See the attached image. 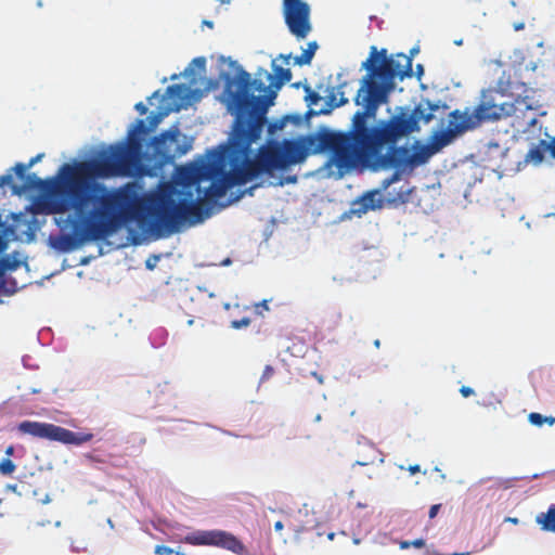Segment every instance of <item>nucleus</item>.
Masks as SVG:
<instances>
[{
  "mask_svg": "<svg viewBox=\"0 0 555 555\" xmlns=\"http://www.w3.org/2000/svg\"><path fill=\"white\" fill-rule=\"evenodd\" d=\"M43 157V154H38L36 155L35 157H33L28 164H23V163H17L14 167H13V171L16 173V176L18 178H24L25 176V172L27 171V169H29L30 167H33L37 162H39L41 158Z\"/></svg>",
  "mask_w": 555,
  "mask_h": 555,
  "instance_id": "412c9836",
  "label": "nucleus"
},
{
  "mask_svg": "<svg viewBox=\"0 0 555 555\" xmlns=\"http://www.w3.org/2000/svg\"><path fill=\"white\" fill-rule=\"evenodd\" d=\"M537 521L542 526V529L555 532V506L550 507L546 513L539 514Z\"/></svg>",
  "mask_w": 555,
  "mask_h": 555,
  "instance_id": "dca6fc26",
  "label": "nucleus"
},
{
  "mask_svg": "<svg viewBox=\"0 0 555 555\" xmlns=\"http://www.w3.org/2000/svg\"><path fill=\"white\" fill-rule=\"evenodd\" d=\"M551 216H555V212H551V214L545 215V217H551Z\"/></svg>",
  "mask_w": 555,
  "mask_h": 555,
  "instance_id": "5fc2aeb1",
  "label": "nucleus"
},
{
  "mask_svg": "<svg viewBox=\"0 0 555 555\" xmlns=\"http://www.w3.org/2000/svg\"><path fill=\"white\" fill-rule=\"evenodd\" d=\"M545 423H547L550 426L554 425L555 424V417H552V416L547 417L546 416Z\"/></svg>",
  "mask_w": 555,
  "mask_h": 555,
  "instance_id": "79ce46f5",
  "label": "nucleus"
},
{
  "mask_svg": "<svg viewBox=\"0 0 555 555\" xmlns=\"http://www.w3.org/2000/svg\"><path fill=\"white\" fill-rule=\"evenodd\" d=\"M508 521L513 522V524H517L518 522V519L517 518H511L508 517L507 518Z\"/></svg>",
  "mask_w": 555,
  "mask_h": 555,
  "instance_id": "de8ad7c7",
  "label": "nucleus"
},
{
  "mask_svg": "<svg viewBox=\"0 0 555 555\" xmlns=\"http://www.w3.org/2000/svg\"><path fill=\"white\" fill-rule=\"evenodd\" d=\"M334 537H335V533H334V532H330V533L327 534V539H328V540H333V539H334Z\"/></svg>",
  "mask_w": 555,
  "mask_h": 555,
  "instance_id": "09e8293b",
  "label": "nucleus"
},
{
  "mask_svg": "<svg viewBox=\"0 0 555 555\" xmlns=\"http://www.w3.org/2000/svg\"><path fill=\"white\" fill-rule=\"evenodd\" d=\"M17 429L25 435L51 441H59L65 444L80 446L93 439V434L91 433H75L54 424L33 421H24L20 423Z\"/></svg>",
  "mask_w": 555,
  "mask_h": 555,
  "instance_id": "423d86ee",
  "label": "nucleus"
},
{
  "mask_svg": "<svg viewBox=\"0 0 555 555\" xmlns=\"http://www.w3.org/2000/svg\"><path fill=\"white\" fill-rule=\"evenodd\" d=\"M400 179V173L398 171L393 172L389 178L383 180L382 189L387 190L392 183L397 182Z\"/></svg>",
  "mask_w": 555,
  "mask_h": 555,
  "instance_id": "c756f323",
  "label": "nucleus"
},
{
  "mask_svg": "<svg viewBox=\"0 0 555 555\" xmlns=\"http://www.w3.org/2000/svg\"><path fill=\"white\" fill-rule=\"evenodd\" d=\"M545 152H546L545 146L542 145V140H541L538 145L532 146L528 151V153L526 155V160L532 162L534 164H540L544 159Z\"/></svg>",
  "mask_w": 555,
  "mask_h": 555,
  "instance_id": "6ab92c4d",
  "label": "nucleus"
},
{
  "mask_svg": "<svg viewBox=\"0 0 555 555\" xmlns=\"http://www.w3.org/2000/svg\"><path fill=\"white\" fill-rule=\"evenodd\" d=\"M10 489H11V490H15V489H16V486H10Z\"/></svg>",
  "mask_w": 555,
  "mask_h": 555,
  "instance_id": "4d7b16f0",
  "label": "nucleus"
},
{
  "mask_svg": "<svg viewBox=\"0 0 555 555\" xmlns=\"http://www.w3.org/2000/svg\"><path fill=\"white\" fill-rule=\"evenodd\" d=\"M191 66H196L198 68L199 72L202 73H205V68H206V59L204 56H199V57H195L189 68H186V73L191 69Z\"/></svg>",
  "mask_w": 555,
  "mask_h": 555,
  "instance_id": "a878e982",
  "label": "nucleus"
},
{
  "mask_svg": "<svg viewBox=\"0 0 555 555\" xmlns=\"http://www.w3.org/2000/svg\"><path fill=\"white\" fill-rule=\"evenodd\" d=\"M534 90L525 82L503 74L495 88L483 89L480 92L478 103L469 111H460L462 119L469 130L476 129L485 122L498 121L516 115L534 111L539 103L534 100Z\"/></svg>",
  "mask_w": 555,
  "mask_h": 555,
  "instance_id": "7ed1b4c3",
  "label": "nucleus"
},
{
  "mask_svg": "<svg viewBox=\"0 0 555 555\" xmlns=\"http://www.w3.org/2000/svg\"><path fill=\"white\" fill-rule=\"evenodd\" d=\"M203 24L206 25L209 28L214 27V22H211V21H204Z\"/></svg>",
  "mask_w": 555,
  "mask_h": 555,
  "instance_id": "37998d69",
  "label": "nucleus"
},
{
  "mask_svg": "<svg viewBox=\"0 0 555 555\" xmlns=\"http://www.w3.org/2000/svg\"><path fill=\"white\" fill-rule=\"evenodd\" d=\"M135 111L140 114V115H145L146 112H147V107L145 106V104L143 102H139L135 104L134 106Z\"/></svg>",
  "mask_w": 555,
  "mask_h": 555,
  "instance_id": "f704fd0d",
  "label": "nucleus"
},
{
  "mask_svg": "<svg viewBox=\"0 0 555 555\" xmlns=\"http://www.w3.org/2000/svg\"><path fill=\"white\" fill-rule=\"evenodd\" d=\"M379 190H372L365 192L362 196L354 199L350 205V214L361 217L370 210H375L383 207V201L377 197Z\"/></svg>",
  "mask_w": 555,
  "mask_h": 555,
  "instance_id": "9d476101",
  "label": "nucleus"
},
{
  "mask_svg": "<svg viewBox=\"0 0 555 555\" xmlns=\"http://www.w3.org/2000/svg\"><path fill=\"white\" fill-rule=\"evenodd\" d=\"M451 555H470V553L469 552H463V553L455 552V553H452Z\"/></svg>",
  "mask_w": 555,
  "mask_h": 555,
  "instance_id": "a18cd8bd",
  "label": "nucleus"
},
{
  "mask_svg": "<svg viewBox=\"0 0 555 555\" xmlns=\"http://www.w3.org/2000/svg\"><path fill=\"white\" fill-rule=\"evenodd\" d=\"M374 346H375L376 348H379V347H380V340H379V339H375V340H374Z\"/></svg>",
  "mask_w": 555,
  "mask_h": 555,
  "instance_id": "49530a36",
  "label": "nucleus"
},
{
  "mask_svg": "<svg viewBox=\"0 0 555 555\" xmlns=\"http://www.w3.org/2000/svg\"><path fill=\"white\" fill-rule=\"evenodd\" d=\"M257 186H258V184L253 185V186H250V188L246 189L243 193H241L238 196H236V197H235V199L241 198L244 194L253 195L254 190H255Z\"/></svg>",
  "mask_w": 555,
  "mask_h": 555,
  "instance_id": "4c0bfd02",
  "label": "nucleus"
},
{
  "mask_svg": "<svg viewBox=\"0 0 555 555\" xmlns=\"http://www.w3.org/2000/svg\"><path fill=\"white\" fill-rule=\"evenodd\" d=\"M8 244L9 242L4 234L0 233V254L8 248ZM16 267V262L12 261L10 257L0 258V278H2L8 270H14Z\"/></svg>",
  "mask_w": 555,
  "mask_h": 555,
  "instance_id": "4468645a",
  "label": "nucleus"
},
{
  "mask_svg": "<svg viewBox=\"0 0 555 555\" xmlns=\"http://www.w3.org/2000/svg\"><path fill=\"white\" fill-rule=\"evenodd\" d=\"M346 83L338 86L337 90L332 89L327 95L328 104L331 107H339L348 103V99L345 96V92L341 91V88L345 87Z\"/></svg>",
  "mask_w": 555,
  "mask_h": 555,
  "instance_id": "f3484780",
  "label": "nucleus"
},
{
  "mask_svg": "<svg viewBox=\"0 0 555 555\" xmlns=\"http://www.w3.org/2000/svg\"><path fill=\"white\" fill-rule=\"evenodd\" d=\"M418 50L417 49H413L411 50V53H416Z\"/></svg>",
  "mask_w": 555,
  "mask_h": 555,
  "instance_id": "6e6d98bb",
  "label": "nucleus"
},
{
  "mask_svg": "<svg viewBox=\"0 0 555 555\" xmlns=\"http://www.w3.org/2000/svg\"><path fill=\"white\" fill-rule=\"evenodd\" d=\"M79 164L80 163L74 166L64 164L60 169V173L62 176L61 180H57L56 178L40 179L35 173H25L24 178H21L23 180V184L21 186L12 185V190L15 194H22L27 191H38L49 195L47 207L48 211L51 214H63L73 208L77 217H68V221L72 224V234L67 240L73 241L74 246L88 241H96L91 237L83 238L80 236L79 232L81 225L87 223V219L93 209L92 204H87L83 206L81 211L78 210L76 207V199L72 194V184L69 182L70 170L66 167L76 168Z\"/></svg>",
  "mask_w": 555,
  "mask_h": 555,
  "instance_id": "39448f33",
  "label": "nucleus"
},
{
  "mask_svg": "<svg viewBox=\"0 0 555 555\" xmlns=\"http://www.w3.org/2000/svg\"><path fill=\"white\" fill-rule=\"evenodd\" d=\"M283 14L289 31L305 39L311 31L310 7L302 0H283Z\"/></svg>",
  "mask_w": 555,
  "mask_h": 555,
  "instance_id": "6e6552de",
  "label": "nucleus"
},
{
  "mask_svg": "<svg viewBox=\"0 0 555 555\" xmlns=\"http://www.w3.org/2000/svg\"><path fill=\"white\" fill-rule=\"evenodd\" d=\"M417 70H420V73H423V67H422V65H418V66H417Z\"/></svg>",
  "mask_w": 555,
  "mask_h": 555,
  "instance_id": "603ef678",
  "label": "nucleus"
},
{
  "mask_svg": "<svg viewBox=\"0 0 555 555\" xmlns=\"http://www.w3.org/2000/svg\"><path fill=\"white\" fill-rule=\"evenodd\" d=\"M318 49V44L315 41L309 42L307 49L302 51V53L295 59V63L297 65H308L311 63L314 53Z\"/></svg>",
  "mask_w": 555,
  "mask_h": 555,
  "instance_id": "a211bd4d",
  "label": "nucleus"
},
{
  "mask_svg": "<svg viewBox=\"0 0 555 555\" xmlns=\"http://www.w3.org/2000/svg\"><path fill=\"white\" fill-rule=\"evenodd\" d=\"M468 127L462 119L459 109L450 113L447 129L434 132L429 140V146L436 153L449 145L457 135L468 131Z\"/></svg>",
  "mask_w": 555,
  "mask_h": 555,
  "instance_id": "1a4fd4ad",
  "label": "nucleus"
},
{
  "mask_svg": "<svg viewBox=\"0 0 555 555\" xmlns=\"http://www.w3.org/2000/svg\"><path fill=\"white\" fill-rule=\"evenodd\" d=\"M414 151H411V165L412 167L425 164L435 152L431 150L429 144L422 145L420 142H415L413 145Z\"/></svg>",
  "mask_w": 555,
  "mask_h": 555,
  "instance_id": "f8f14e48",
  "label": "nucleus"
},
{
  "mask_svg": "<svg viewBox=\"0 0 555 555\" xmlns=\"http://www.w3.org/2000/svg\"><path fill=\"white\" fill-rule=\"evenodd\" d=\"M16 470V465L11 459H2L0 461V474L3 476H12Z\"/></svg>",
  "mask_w": 555,
  "mask_h": 555,
  "instance_id": "4be33fe9",
  "label": "nucleus"
},
{
  "mask_svg": "<svg viewBox=\"0 0 555 555\" xmlns=\"http://www.w3.org/2000/svg\"><path fill=\"white\" fill-rule=\"evenodd\" d=\"M227 91L235 108L229 144L211 151L208 160L179 167L176 180L159 183L155 191L140 194L132 182L109 189L93 179L151 175L152 168L185 154L190 146L171 149L180 135L177 127L154 137L142 152L138 133L146 129L144 120L138 119L126 142L111 144L96 159L81 162L76 168L66 167L78 210L93 205L87 223L79 229L80 236L104 240L133 221L173 232L185 222L195 224L209 217L212 205L229 189L300 163L302 153L294 140L270 141L250 157L251 144L260 139L267 109L276 95L274 91L255 95L254 91H266V86L244 69L227 82Z\"/></svg>",
  "mask_w": 555,
  "mask_h": 555,
  "instance_id": "f257e3e1",
  "label": "nucleus"
},
{
  "mask_svg": "<svg viewBox=\"0 0 555 555\" xmlns=\"http://www.w3.org/2000/svg\"><path fill=\"white\" fill-rule=\"evenodd\" d=\"M306 101L308 102V105H315L321 100V96L318 92H314L310 89V87H306Z\"/></svg>",
  "mask_w": 555,
  "mask_h": 555,
  "instance_id": "b1692460",
  "label": "nucleus"
},
{
  "mask_svg": "<svg viewBox=\"0 0 555 555\" xmlns=\"http://www.w3.org/2000/svg\"><path fill=\"white\" fill-rule=\"evenodd\" d=\"M321 420H322V415H321V414H317V415L314 416V422H317V423H318V422H321Z\"/></svg>",
  "mask_w": 555,
  "mask_h": 555,
  "instance_id": "c03bdc74",
  "label": "nucleus"
},
{
  "mask_svg": "<svg viewBox=\"0 0 555 555\" xmlns=\"http://www.w3.org/2000/svg\"><path fill=\"white\" fill-rule=\"evenodd\" d=\"M283 527H284L283 522L280 520L274 524L275 531H281L283 529Z\"/></svg>",
  "mask_w": 555,
  "mask_h": 555,
  "instance_id": "a19ab883",
  "label": "nucleus"
},
{
  "mask_svg": "<svg viewBox=\"0 0 555 555\" xmlns=\"http://www.w3.org/2000/svg\"><path fill=\"white\" fill-rule=\"evenodd\" d=\"M460 392L463 397L467 398L472 395H474V390L473 388L470 387H467V386H462L461 389H460Z\"/></svg>",
  "mask_w": 555,
  "mask_h": 555,
  "instance_id": "c9c22d12",
  "label": "nucleus"
},
{
  "mask_svg": "<svg viewBox=\"0 0 555 555\" xmlns=\"http://www.w3.org/2000/svg\"><path fill=\"white\" fill-rule=\"evenodd\" d=\"M542 145L545 146V151H548L552 157L555 158V139L548 143L545 140H542Z\"/></svg>",
  "mask_w": 555,
  "mask_h": 555,
  "instance_id": "473e14b6",
  "label": "nucleus"
},
{
  "mask_svg": "<svg viewBox=\"0 0 555 555\" xmlns=\"http://www.w3.org/2000/svg\"><path fill=\"white\" fill-rule=\"evenodd\" d=\"M440 107L439 102L423 99L411 114L402 109L377 122H374L377 112H356L347 131H331L322 127L295 141L302 153L300 163L310 154L327 151L333 154L339 168L361 166L373 171L412 168L411 150L405 145L397 146V143L418 131L420 121L430 122Z\"/></svg>",
  "mask_w": 555,
  "mask_h": 555,
  "instance_id": "f03ea898",
  "label": "nucleus"
},
{
  "mask_svg": "<svg viewBox=\"0 0 555 555\" xmlns=\"http://www.w3.org/2000/svg\"><path fill=\"white\" fill-rule=\"evenodd\" d=\"M166 93L170 99L179 100L173 107L175 111H179L183 106V102L189 99L190 90L184 83H176L169 86Z\"/></svg>",
  "mask_w": 555,
  "mask_h": 555,
  "instance_id": "ddd939ff",
  "label": "nucleus"
},
{
  "mask_svg": "<svg viewBox=\"0 0 555 555\" xmlns=\"http://www.w3.org/2000/svg\"><path fill=\"white\" fill-rule=\"evenodd\" d=\"M181 541L190 545L218 546L235 554L245 552L244 544L235 535L223 530H197L186 534Z\"/></svg>",
  "mask_w": 555,
  "mask_h": 555,
  "instance_id": "0eeeda50",
  "label": "nucleus"
},
{
  "mask_svg": "<svg viewBox=\"0 0 555 555\" xmlns=\"http://www.w3.org/2000/svg\"><path fill=\"white\" fill-rule=\"evenodd\" d=\"M421 470L420 465H412L409 467V472L414 475Z\"/></svg>",
  "mask_w": 555,
  "mask_h": 555,
  "instance_id": "58836bf2",
  "label": "nucleus"
},
{
  "mask_svg": "<svg viewBox=\"0 0 555 555\" xmlns=\"http://www.w3.org/2000/svg\"><path fill=\"white\" fill-rule=\"evenodd\" d=\"M14 454V447L13 446H9L7 449H5V455L9 457L11 455Z\"/></svg>",
  "mask_w": 555,
  "mask_h": 555,
  "instance_id": "ea45409f",
  "label": "nucleus"
},
{
  "mask_svg": "<svg viewBox=\"0 0 555 555\" xmlns=\"http://www.w3.org/2000/svg\"><path fill=\"white\" fill-rule=\"evenodd\" d=\"M358 459L356 465L369 466L375 463H383V453L371 442H360L357 450Z\"/></svg>",
  "mask_w": 555,
  "mask_h": 555,
  "instance_id": "9b49d317",
  "label": "nucleus"
},
{
  "mask_svg": "<svg viewBox=\"0 0 555 555\" xmlns=\"http://www.w3.org/2000/svg\"><path fill=\"white\" fill-rule=\"evenodd\" d=\"M428 555H441V554H439L438 552H433V553L428 552Z\"/></svg>",
  "mask_w": 555,
  "mask_h": 555,
  "instance_id": "864d4df0",
  "label": "nucleus"
},
{
  "mask_svg": "<svg viewBox=\"0 0 555 555\" xmlns=\"http://www.w3.org/2000/svg\"><path fill=\"white\" fill-rule=\"evenodd\" d=\"M37 5H38L39 8H41V7H42V0H38Z\"/></svg>",
  "mask_w": 555,
  "mask_h": 555,
  "instance_id": "3c124183",
  "label": "nucleus"
},
{
  "mask_svg": "<svg viewBox=\"0 0 555 555\" xmlns=\"http://www.w3.org/2000/svg\"><path fill=\"white\" fill-rule=\"evenodd\" d=\"M409 193H410V192H409L408 190H405V191H401V192L398 194V196H396V197H389V198H388V202H389L390 204H403V203H405V202L408 201Z\"/></svg>",
  "mask_w": 555,
  "mask_h": 555,
  "instance_id": "c85d7f7f",
  "label": "nucleus"
},
{
  "mask_svg": "<svg viewBox=\"0 0 555 555\" xmlns=\"http://www.w3.org/2000/svg\"><path fill=\"white\" fill-rule=\"evenodd\" d=\"M386 49L379 53L372 47L371 56L363 63L369 70L361 81V87L354 98L357 105H363L359 112H377L382 104L388 102V95L393 89L395 79L410 77L412 59L403 53L387 57Z\"/></svg>",
  "mask_w": 555,
  "mask_h": 555,
  "instance_id": "20e7f679",
  "label": "nucleus"
},
{
  "mask_svg": "<svg viewBox=\"0 0 555 555\" xmlns=\"http://www.w3.org/2000/svg\"><path fill=\"white\" fill-rule=\"evenodd\" d=\"M528 418L529 422L535 426H542L546 421V416L535 412L530 413Z\"/></svg>",
  "mask_w": 555,
  "mask_h": 555,
  "instance_id": "bb28decb",
  "label": "nucleus"
},
{
  "mask_svg": "<svg viewBox=\"0 0 555 555\" xmlns=\"http://www.w3.org/2000/svg\"><path fill=\"white\" fill-rule=\"evenodd\" d=\"M250 323H251L250 318L244 317V318H242L240 320L231 321V327L234 328V330H241V328L249 326Z\"/></svg>",
  "mask_w": 555,
  "mask_h": 555,
  "instance_id": "393cba45",
  "label": "nucleus"
},
{
  "mask_svg": "<svg viewBox=\"0 0 555 555\" xmlns=\"http://www.w3.org/2000/svg\"><path fill=\"white\" fill-rule=\"evenodd\" d=\"M411 546L416 547V548H422L425 546V541H424V539H415L413 541H401L400 542V548H402V550H406Z\"/></svg>",
  "mask_w": 555,
  "mask_h": 555,
  "instance_id": "5701e85b",
  "label": "nucleus"
},
{
  "mask_svg": "<svg viewBox=\"0 0 555 555\" xmlns=\"http://www.w3.org/2000/svg\"><path fill=\"white\" fill-rule=\"evenodd\" d=\"M274 373H275V371H274L273 366L266 365L263 369L262 375L260 377V383H264V382L269 380L274 375Z\"/></svg>",
  "mask_w": 555,
  "mask_h": 555,
  "instance_id": "7c9ffc66",
  "label": "nucleus"
},
{
  "mask_svg": "<svg viewBox=\"0 0 555 555\" xmlns=\"http://www.w3.org/2000/svg\"><path fill=\"white\" fill-rule=\"evenodd\" d=\"M254 311L258 315H263L264 311H269V300L263 299L260 302L254 304Z\"/></svg>",
  "mask_w": 555,
  "mask_h": 555,
  "instance_id": "cd10ccee",
  "label": "nucleus"
},
{
  "mask_svg": "<svg viewBox=\"0 0 555 555\" xmlns=\"http://www.w3.org/2000/svg\"><path fill=\"white\" fill-rule=\"evenodd\" d=\"M221 3H229L231 0H218Z\"/></svg>",
  "mask_w": 555,
  "mask_h": 555,
  "instance_id": "8fccbe9b",
  "label": "nucleus"
},
{
  "mask_svg": "<svg viewBox=\"0 0 555 555\" xmlns=\"http://www.w3.org/2000/svg\"><path fill=\"white\" fill-rule=\"evenodd\" d=\"M441 507V504H434L431 505V507L429 508V513H428V516L430 519L435 518L439 512Z\"/></svg>",
  "mask_w": 555,
  "mask_h": 555,
  "instance_id": "72a5a7b5",
  "label": "nucleus"
},
{
  "mask_svg": "<svg viewBox=\"0 0 555 555\" xmlns=\"http://www.w3.org/2000/svg\"><path fill=\"white\" fill-rule=\"evenodd\" d=\"M156 555H171L173 550L166 545H156L154 548Z\"/></svg>",
  "mask_w": 555,
  "mask_h": 555,
  "instance_id": "2f4dec72",
  "label": "nucleus"
},
{
  "mask_svg": "<svg viewBox=\"0 0 555 555\" xmlns=\"http://www.w3.org/2000/svg\"><path fill=\"white\" fill-rule=\"evenodd\" d=\"M169 113V109L168 111H165V112H159L157 114H152L149 116V121H150V127H146V125L144 124V127L146 129V131H142V132H139L138 133V137L141 139V143L143 144V139L141 138L142 134H146L149 133L151 130H153L154 128L157 127V125L162 121V119Z\"/></svg>",
  "mask_w": 555,
  "mask_h": 555,
  "instance_id": "aec40b11",
  "label": "nucleus"
},
{
  "mask_svg": "<svg viewBox=\"0 0 555 555\" xmlns=\"http://www.w3.org/2000/svg\"><path fill=\"white\" fill-rule=\"evenodd\" d=\"M273 72L275 81H273V76L268 75V79L271 80V86H274L275 88H280L283 83L291 81L292 79V72L288 68H283L281 66L273 64Z\"/></svg>",
  "mask_w": 555,
  "mask_h": 555,
  "instance_id": "2eb2a0df",
  "label": "nucleus"
},
{
  "mask_svg": "<svg viewBox=\"0 0 555 555\" xmlns=\"http://www.w3.org/2000/svg\"><path fill=\"white\" fill-rule=\"evenodd\" d=\"M12 182V176L11 175H4L0 177V186L9 185Z\"/></svg>",
  "mask_w": 555,
  "mask_h": 555,
  "instance_id": "e433bc0d",
  "label": "nucleus"
}]
</instances>
